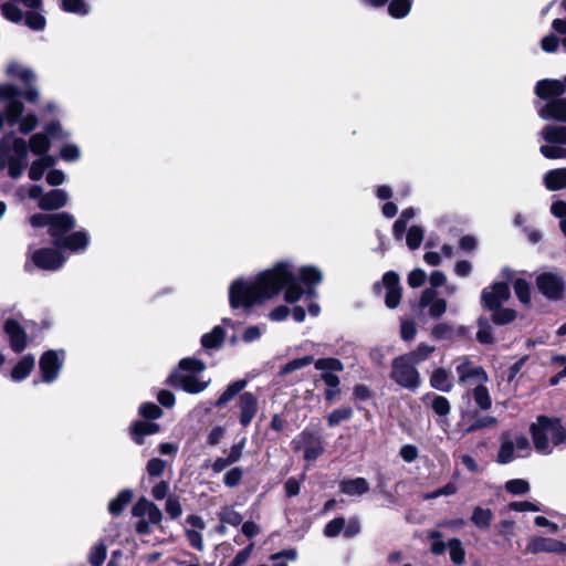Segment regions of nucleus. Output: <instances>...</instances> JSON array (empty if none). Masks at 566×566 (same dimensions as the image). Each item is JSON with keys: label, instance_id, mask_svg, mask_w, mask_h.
<instances>
[{"label": "nucleus", "instance_id": "nucleus-36", "mask_svg": "<svg viewBox=\"0 0 566 566\" xmlns=\"http://www.w3.org/2000/svg\"><path fill=\"white\" fill-rule=\"evenodd\" d=\"M226 337V332L221 326H214L211 332L202 335L201 344L206 349L219 348Z\"/></svg>", "mask_w": 566, "mask_h": 566}, {"label": "nucleus", "instance_id": "nucleus-38", "mask_svg": "<svg viewBox=\"0 0 566 566\" xmlns=\"http://www.w3.org/2000/svg\"><path fill=\"white\" fill-rule=\"evenodd\" d=\"M245 386H247V380H243V379L231 382L227 387V389L223 391V394L219 397V399L216 402V406L217 407L224 406L230 400H232L235 395H238L241 390H243Z\"/></svg>", "mask_w": 566, "mask_h": 566}, {"label": "nucleus", "instance_id": "nucleus-6", "mask_svg": "<svg viewBox=\"0 0 566 566\" xmlns=\"http://www.w3.org/2000/svg\"><path fill=\"white\" fill-rule=\"evenodd\" d=\"M30 223L34 228L49 227V233L56 248L67 235L69 231L74 229L75 219L67 212L59 213H35L30 218Z\"/></svg>", "mask_w": 566, "mask_h": 566}, {"label": "nucleus", "instance_id": "nucleus-51", "mask_svg": "<svg viewBox=\"0 0 566 566\" xmlns=\"http://www.w3.org/2000/svg\"><path fill=\"white\" fill-rule=\"evenodd\" d=\"M496 423V419L491 416H483L475 419L471 424L463 429V433L468 434L478 430L492 427Z\"/></svg>", "mask_w": 566, "mask_h": 566}, {"label": "nucleus", "instance_id": "nucleus-46", "mask_svg": "<svg viewBox=\"0 0 566 566\" xmlns=\"http://www.w3.org/2000/svg\"><path fill=\"white\" fill-rule=\"evenodd\" d=\"M353 416V409L348 407H342L335 409L327 416V423L329 427H336L340 422L349 420Z\"/></svg>", "mask_w": 566, "mask_h": 566}, {"label": "nucleus", "instance_id": "nucleus-61", "mask_svg": "<svg viewBox=\"0 0 566 566\" xmlns=\"http://www.w3.org/2000/svg\"><path fill=\"white\" fill-rule=\"evenodd\" d=\"M243 478V470L239 467L232 468L223 476V483L229 488H234L240 484Z\"/></svg>", "mask_w": 566, "mask_h": 566}, {"label": "nucleus", "instance_id": "nucleus-49", "mask_svg": "<svg viewBox=\"0 0 566 566\" xmlns=\"http://www.w3.org/2000/svg\"><path fill=\"white\" fill-rule=\"evenodd\" d=\"M313 361H314L313 356H304V357H301V358H295L293 360H290L287 364H285L281 368L280 374L281 375H286V374L293 373L295 370H298V369H302V368L308 366Z\"/></svg>", "mask_w": 566, "mask_h": 566}, {"label": "nucleus", "instance_id": "nucleus-4", "mask_svg": "<svg viewBox=\"0 0 566 566\" xmlns=\"http://www.w3.org/2000/svg\"><path fill=\"white\" fill-rule=\"evenodd\" d=\"M530 431L536 451L541 454H551L555 446L562 443L566 431L558 419L539 416L536 422L532 423Z\"/></svg>", "mask_w": 566, "mask_h": 566}, {"label": "nucleus", "instance_id": "nucleus-28", "mask_svg": "<svg viewBox=\"0 0 566 566\" xmlns=\"http://www.w3.org/2000/svg\"><path fill=\"white\" fill-rule=\"evenodd\" d=\"M28 143V149L35 156H51L49 150L51 148V140L49 136L44 133L33 134Z\"/></svg>", "mask_w": 566, "mask_h": 566}, {"label": "nucleus", "instance_id": "nucleus-40", "mask_svg": "<svg viewBox=\"0 0 566 566\" xmlns=\"http://www.w3.org/2000/svg\"><path fill=\"white\" fill-rule=\"evenodd\" d=\"M314 366L322 373H337L344 370V364L337 358H319L314 361Z\"/></svg>", "mask_w": 566, "mask_h": 566}, {"label": "nucleus", "instance_id": "nucleus-13", "mask_svg": "<svg viewBox=\"0 0 566 566\" xmlns=\"http://www.w3.org/2000/svg\"><path fill=\"white\" fill-rule=\"evenodd\" d=\"M459 382L465 386H474L476 382H486L488 375L480 366H474L468 358H463L457 366Z\"/></svg>", "mask_w": 566, "mask_h": 566}, {"label": "nucleus", "instance_id": "nucleus-44", "mask_svg": "<svg viewBox=\"0 0 566 566\" xmlns=\"http://www.w3.org/2000/svg\"><path fill=\"white\" fill-rule=\"evenodd\" d=\"M434 352V347L428 344H420L415 350L409 354H405V356L409 357V360L415 365L420 364L426 360L430 354Z\"/></svg>", "mask_w": 566, "mask_h": 566}, {"label": "nucleus", "instance_id": "nucleus-48", "mask_svg": "<svg viewBox=\"0 0 566 566\" xmlns=\"http://www.w3.org/2000/svg\"><path fill=\"white\" fill-rule=\"evenodd\" d=\"M62 8L66 12L78 15H86L90 12L88 6L83 0H62Z\"/></svg>", "mask_w": 566, "mask_h": 566}, {"label": "nucleus", "instance_id": "nucleus-56", "mask_svg": "<svg viewBox=\"0 0 566 566\" xmlns=\"http://www.w3.org/2000/svg\"><path fill=\"white\" fill-rule=\"evenodd\" d=\"M476 339L481 344L493 343L492 327L485 319H479V331L476 333Z\"/></svg>", "mask_w": 566, "mask_h": 566}, {"label": "nucleus", "instance_id": "nucleus-34", "mask_svg": "<svg viewBox=\"0 0 566 566\" xmlns=\"http://www.w3.org/2000/svg\"><path fill=\"white\" fill-rule=\"evenodd\" d=\"M423 401L424 402H429V405L431 406V408L434 411V413L440 416V417H446L451 411L450 402L443 396H439V395H436V394H427L423 397Z\"/></svg>", "mask_w": 566, "mask_h": 566}, {"label": "nucleus", "instance_id": "nucleus-53", "mask_svg": "<svg viewBox=\"0 0 566 566\" xmlns=\"http://www.w3.org/2000/svg\"><path fill=\"white\" fill-rule=\"evenodd\" d=\"M493 312L492 319L495 324L503 325L511 323L516 317L515 311L511 308H501L491 310Z\"/></svg>", "mask_w": 566, "mask_h": 566}, {"label": "nucleus", "instance_id": "nucleus-45", "mask_svg": "<svg viewBox=\"0 0 566 566\" xmlns=\"http://www.w3.org/2000/svg\"><path fill=\"white\" fill-rule=\"evenodd\" d=\"M168 465H170V462L168 460L151 458L148 460L146 464V470L150 478H159L164 474L165 469Z\"/></svg>", "mask_w": 566, "mask_h": 566}, {"label": "nucleus", "instance_id": "nucleus-7", "mask_svg": "<svg viewBox=\"0 0 566 566\" xmlns=\"http://www.w3.org/2000/svg\"><path fill=\"white\" fill-rule=\"evenodd\" d=\"M390 378L397 385L409 390H417L421 384L420 374L409 357L401 355L391 363Z\"/></svg>", "mask_w": 566, "mask_h": 566}, {"label": "nucleus", "instance_id": "nucleus-52", "mask_svg": "<svg viewBox=\"0 0 566 566\" xmlns=\"http://www.w3.org/2000/svg\"><path fill=\"white\" fill-rule=\"evenodd\" d=\"M423 240V230L419 226H412L407 233L406 242L409 249L416 250Z\"/></svg>", "mask_w": 566, "mask_h": 566}, {"label": "nucleus", "instance_id": "nucleus-23", "mask_svg": "<svg viewBox=\"0 0 566 566\" xmlns=\"http://www.w3.org/2000/svg\"><path fill=\"white\" fill-rule=\"evenodd\" d=\"M88 242L90 237L87 231L81 230L67 234L56 248L61 251L70 250L72 252H81L87 248Z\"/></svg>", "mask_w": 566, "mask_h": 566}, {"label": "nucleus", "instance_id": "nucleus-31", "mask_svg": "<svg viewBox=\"0 0 566 566\" xmlns=\"http://www.w3.org/2000/svg\"><path fill=\"white\" fill-rule=\"evenodd\" d=\"M134 492L130 489L122 490L114 499L108 503V513L113 516L120 515L126 506L132 502Z\"/></svg>", "mask_w": 566, "mask_h": 566}, {"label": "nucleus", "instance_id": "nucleus-12", "mask_svg": "<svg viewBox=\"0 0 566 566\" xmlns=\"http://www.w3.org/2000/svg\"><path fill=\"white\" fill-rule=\"evenodd\" d=\"M536 285L539 292L549 300H559L565 290L563 277L553 272L539 274L536 279Z\"/></svg>", "mask_w": 566, "mask_h": 566}, {"label": "nucleus", "instance_id": "nucleus-63", "mask_svg": "<svg viewBox=\"0 0 566 566\" xmlns=\"http://www.w3.org/2000/svg\"><path fill=\"white\" fill-rule=\"evenodd\" d=\"M453 334V327L448 323H440L436 325L431 331V336L434 339H448Z\"/></svg>", "mask_w": 566, "mask_h": 566}, {"label": "nucleus", "instance_id": "nucleus-54", "mask_svg": "<svg viewBox=\"0 0 566 566\" xmlns=\"http://www.w3.org/2000/svg\"><path fill=\"white\" fill-rule=\"evenodd\" d=\"M428 537L431 539L430 551L434 555H441L446 552L447 545L442 541V534L439 531H430Z\"/></svg>", "mask_w": 566, "mask_h": 566}, {"label": "nucleus", "instance_id": "nucleus-55", "mask_svg": "<svg viewBox=\"0 0 566 566\" xmlns=\"http://www.w3.org/2000/svg\"><path fill=\"white\" fill-rule=\"evenodd\" d=\"M505 490L512 494H525L530 491V484L523 479H513L505 483Z\"/></svg>", "mask_w": 566, "mask_h": 566}, {"label": "nucleus", "instance_id": "nucleus-29", "mask_svg": "<svg viewBox=\"0 0 566 566\" xmlns=\"http://www.w3.org/2000/svg\"><path fill=\"white\" fill-rule=\"evenodd\" d=\"M339 489L349 496H360L369 491V483L364 478L347 479L339 483Z\"/></svg>", "mask_w": 566, "mask_h": 566}, {"label": "nucleus", "instance_id": "nucleus-10", "mask_svg": "<svg viewBox=\"0 0 566 566\" xmlns=\"http://www.w3.org/2000/svg\"><path fill=\"white\" fill-rule=\"evenodd\" d=\"M65 359L64 350H48L39 361L42 381L51 384L57 379Z\"/></svg>", "mask_w": 566, "mask_h": 566}, {"label": "nucleus", "instance_id": "nucleus-9", "mask_svg": "<svg viewBox=\"0 0 566 566\" xmlns=\"http://www.w3.org/2000/svg\"><path fill=\"white\" fill-rule=\"evenodd\" d=\"M295 451H302L303 458L307 462L315 461L324 452L322 438L313 431H302L293 441Z\"/></svg>", "mask_w": 566, "mask_h": 566}, {"label": "nucleus", "instance_id": "nucleus-3", "mask_svg": "<svg viewBox=\"0 0 566 566\" xmlns=\"http://www.w3.org/2000/svg\"><path fill=\"white\" fill-rule=\"evenodd\" d=\"M29 164L28 143L13 132L0 138V170H7L9 177L19 179Z\"/></svg>", "mask_w": 566, "mask_h": 566}, {"label": "nucleus", "instance_id": "nucleus-25", "mask_svg": "<svg viewBox=\"0 0 566 566\" xmlns=\"http://www.w3.org/2000/svg\"><path fill=\"white\" fill-rule=\"evenodd\" d=\"M300 281L307 287L308 295L314 294L313 287L323 280L321 270L313 265H306L298 269Z\"/></svg>", "mask_w": 566, "mask_h": 566}, {"label": "nucleus", "instance_id": "nucleus-27", "mask_svg": "<svg viewBox=\"0 0 566 566\" xmlns=\"http://www.w3.org/2000/svg\"><path fill=\"white\" fill-rule=\"evenodd\" d=\"M34 366L35 358L33 355L29 354L23 356L12 368L10 375L11 379L15 382L27 379L34 369Z\"/></svg>", "mask_w": 566, "mask_h": 566}, {"label": "nucleus", "instance_id": "nucleus-15", "mask_svg": "<svg viewBox=\"0 0 566 566\" xmlns=\"http://www.w3.org/2000/svg\"><path fill=\"white\" fill-rule=\"evenodd\" d=\"M419 305L422 308L428 307V314L433 318H439L447 311V302L438 297V293L433 289H426L421 293Z\"/></svg>", "mask_w": 566, "mask_h": 566}, {"label": "nucleus", "instance_id": "nucleus-24", "mask_svg": "<svg viewBox=\"0 0 566 566\" xmlns=\"http://www.w3.org/2000/svg\"><path fill=\"white\" fill-rule=\"evenodd\" d=\"M539 136L548 145H566V126L556 124L545 125L539 132Z\"/></svg>", "mask_w": 566, "mask_h": 566}, {"label": "nucleus", "instance_id": "nucleus-42", "mask_svg": "<svg viewBox=\"0 0 566 566\" xmlns=\"http://www.w3.org/2000/svg\"><path fill=\"white\" fill-rule=\"evenodd\" d=\"M450 559L455 565H463L465 563V551L459 538H451L448 543Z\"/></svg>", "mask_w": 566, "mask_h": 566}, {"label": "nucleus", "instance_id": "nucleus-5", "mask_svg": "<svg viewBox=\"0 0 566 566\" xmlns=\"http://www.w3.org/2000/svg\"><path fill=\"white\" fill-rule=\"evenodd\" d=\"M206 369L205 363L193 358H184L179 363V369L169 377V384L189 394L203 391L209 381L201 380L198 374Z\"/></svg>", "mask_w": 566, "mask_h": 566}, {"label": "nucleus", "instance_id": "nucleus-41", "mask_svg": "<svg viewBox=\"0 0 566 566\" xmlns=\"http://www.w3.org/2000/svg\"><path fill=\"white\" fill-rule=\"evenodd\" d=\"M39 10L40 9H33V11L27 12L23 18L25 25L33 31H42L46 25V20Z\"/></svg>", "mask_w": 566, "mask_h": 566}, {"label": "nucleus", "instance_id": "nucleus-20", "mask_svg": "<svg viewBox=\"0 0 566 566\" xmlns=\"http://www.w3.org/2000/svg\"><path fill=\"white\" fill-rule=\"evenodd\" d=\"M240 409V423L248 427L258 412V398L252 392H243L238 402Z\"/></svg>", "mask_w": 566, "mask_h": 566}, {"label": "nucleus", "instance_id": "nucleus-58", "mask_svg": "<svg viewBox=\"0 0 566 566\" xmlns=\"http://www.w3.org/2000/svg\"><path fill=\"white\" fill-rule=\"evenodd\" d=\"M539 151L548 159L566 158V148L559 146L542 145Z\"/></svg>", "mask_w": 566, "mask_h": 566}, {"label": "nucleus", "instance_id": "nucleus-14", "mask_svg": "<svg viewBox=\"0 0 566 566\" xmlns=\"http://www.w3.org/2000/svg\"><path fill=\"white\" fill-rule=\"evenodd\" d=\"M511 296V292L509 285L506 283L500 282L493 284L490 289H484L482 291V303L489 310H496L504 302H506Z\"/></svg>", "mask_w": 566, "mask_h": 566}, {"label": "nucleus", "instance_id": "nucleus-30", "mask_svg": "<svg viewBox=\"0 0 566 566\" xmlns=\"http://www.w3.org/2000/svg\"><path fill=\"white\" fill-rule=\"evenodd\" d=\"M56 164L54 156H40L32 161L29 168V178L33 181L40 180L45 170L52 168Z\"/></svg>", "mask_w": 566, "mask_h": 566}, {"label": "nucleus", "instance_id": "nucleus-32", "mask_svg": "<svg viewBox=\"0 0 566 566\" xmlns=\"http://www.w3.org/2000/svg\"><path fill=\"white\" fill-rule=\"evenodd\" d=\"M544 185L551 191L564 189L566 187V168L547 171L544 176Z\"/></svg>", "mask_w": 566, "mask_h": 566}, {"label": "nucleus", "instance_id": "nucleus-59", "mask_svg": "<svg viewBox=\"0 0 566 566\" xmlns=\"http://www.w3.org/2000/svg\"><path fill=\"white\" fill-rule=\"evenodd\" d=\"M346 521L344 517H336L327 523L324 528V535L327 537L337 536L345 527Z\"/></svg>", "mask_w": 566, "mask_h": 566}, {"label": "nucleus", "instance_id": "nucleus-17", "mask_svg": "<svg viewBox=\"0 0 566 566\" xmlns=\"http://www.w3.org/2000/svg\"><path fill=\"white\" fill-rule=\"evenodd\" d=\"M553 98L538 109V116L545 120L566 123V98Z\"/></svg>", "mask_w": 566, "mask_h": 566}, {"label": "nucleus", "instance_id": "nucleus-62", "mask_svg": "<svg viewBox=\"0 0 566 566\" xmlns=\"http://www.w3.org/2000/svg\"><path fill=\"white\" fill-rule=\"evenodd\" d=\"M201 531L202 530L185 528L186 537L190 545L200 552L205 548Z\"/></svg>", "mask_w": 566, "mask_h": 566}, {"label": "nucleus", "instance_id": "nucleus-22", "mask_svg": "<svg viewBox=\"0 0 566 566\" xmlns=\"http://www.w3.org/2000/svg\"><path fill=\"white\" fill-rule=\"evenodd\" d=\"M528 551L532 553H566V544L562 541L547 538V537H534L528 544Z\"/></svg>", "mask_w": 566, "mask_h": 566}, {"label": "nucleus", "instance_id": "nucleus-47", "mask_svg": "<svg viewBox=\"0 0 566 566\" xmlns=\"http://www.w3.org/2000/svg\"><path fill=\"white\" fill-rule=\"evenodd\" d=\"M50 138L52 139H59V140H66L70 138L71 134L66 130H64L59 122H50L44 126L43 130Z\"/></svg>", "mask_w": 566, "mask_h": 566}, {"label": "nucleus", "instance_id": "nucleus-26", "mask_svg": "<svg viewBox=\"0 0 566 566\" xmlns=\"http://www.w3.org/2000/svg\"><path fill=\"white\" fill-rule=\"evenodd\" d=\"M69 196L65 190L55 189L45 193L39 202V207L42 210H55L64 207L67 203Z\"/></svg>", "mask_w": 566, "mask_h": 566}, {"label": "nucleus", "instance_id": "nucleus-37", "mask_svg": "<svg viewBox=\"0 0 566 566\" xmlns=\"http://www.w3.org/2000/svg\"><path fill=\"white\" fill-rule=\"evenodd\" d=\"M493 520V513L490 509L475 506L472 512L471 521L479 528H488Z\"/></svg>", "mask_w": 566, "mask_h": 566}, {"label": "nucleus", "instance_id": "nucleus-16", "mask_svg": "<svg viewBox=\"0 0 566 566\" xmlns=\"http://www.w3.org/2000/svg\"><path fill=\"white\" fill-rule=\"evenodd\" d=\"M14 3H21L29 9H42V0H8L1 6V12L7 20L13 23H20L24 18L22 10Z\"/></svg>", "mask_w": 566, "mask_h": 566}, {"label": "nucleus", "instance_id": "nucleus-60", "mask_svg": "<svg viewBox=\"0 0 566 566\" xmlns=\"http://www.w3.org/2000/svg\"><path fill=\"white\" fill-rule=\"evenodd\" d=\"M60 155L63 160L73 163L80 159L81 150L74 144H66L61 148Z\"/></svg>", "mask_w": 566, "mask_h": 566}, {"label": "nucleus", "instance_id": "nucleus-50", "mask_svg": "<svg viewBox=\"0 0 566 566\" xmlns=\"http://www.w3.org/2000/svg\"><path fill=\"white\" fill-rule=\"evenodd\" d=\"M514 292L523 304L531 302L530 284L524 279H516L513 283Z\"/></svg>", "mask_w": 566, "mask_h": 566}, {"label": "nucleus", "instance_id": "nucleus-18", "mask_svg": "<svg viewBox=\"0 0 566 566\" xmlns=\"http://www.w3.org/2000/svg\"><path fill=\"white\" fill-rule=\"evenodd\" d=\"M4 331L9 336L10 346L13 352L21 353L27 348V333L15 319H7L4 323Z\"/></svg>", "mask_w": 566, "mask_h": 566}, {"label": "nucleus", "instance_id": "nucleus-11", "mask_svg": "<svg viewBox=\"0 0 566 566\" xmlns=\"http://www.w3.org/2000/svg\"><path fill=\"white\" fill-rule=\"evenodd\" d=\"M30 260L34 266L44 271H57L65 263V258L57 248L36 249L30 253Z\"/></svg>", "mask_w": 566, "mask_h": 566}, {"label": "nucleus", "instance_id": "nucleus-1", "mask_svg": "<svg viewBox=\"0 0 566 566\" xmlns=\"http://www.w3.org/2000/svg\"><path fill=\"white\" fill-rule=\"evenodd\" d=\"M283 286H286V302L294 303L302 297L303 290L289 261L275 263L252 280H234L229 289L230 305L232 308H250L277 295Z\"/></svg>", "mask_w": 566, "mask_h": 566}, {"label": "nucleus", "instance_id": "nucleus-43", "mask_svg": "<svg viewBox=\"0 0 566 566\" xmlns=\"http://www.w3.org/2000/svg\"><path fill=\"white\" fill-rule=\"evenodd\" d=\"M411 9V0H391L388 6L389 14L395 19L408 15Z\"/></svg>", "mask_w": 566, "mask_h": 566}, {"label": "nucleus", "instance_id": "nucleus-35", "mask_svg": "<svg viewBox=\"0 0 566 566\" xmlns=\"http://www.w3.org/2000/svg\"><path fill=\"white\" fill-rule=\"evenodd\" d=\"M484 384L485 382H476L470 395L480 409L488 410L492 406V399Z\"/></svg>", "mask_w": 566, "mask_h": 566}, {"label": "nucleus", "instance_id": "nucleus-19", "mask_svg": "<svg viewBox=\"0 0 566 566\" xmlns=\"http://www.w3.org/2000/svg\"><path fill=\"white\" fill-rule=\"evenodd\" d=\"M382 284L386 289L385 303L388 307L395 308L400 303L401 287L399 276L396 272H387L382 277Z\"/></svg>", "mask_w": 566, "mask_h": 566}, {"label": "nucleus", "instance_id": "nucleus-39", "mask_svg": "<svg viewBox=\"0 0 566 566\" xmlns=\"http://www.w3.org/2000/svg\"><path fill=\"white\" fill-rule=\"evenodd\" d=\"M107 555V547L103 541L95 543L90 553L88 562L92 566H102Z\"/></svg>", "mask_w": 566, "mask_h": 566}, {"label": "nucleus", "instance_id": "nucleus-2", "mask_svg": "<svg viewBox=\"0 0 566 566\" xmlns=\"http://www.w3.org/2000/svg\"><path fill=\"white\" fill-rule=\"evenodd\" d=\"M22 97L35 103L39 99V91L31 84L27 85L24 92L13 84H0V101L6 103L4 108L0 109V132L4 125L17 127L22 135H28L36 128L38 115L34 112H25Z\"/></svg>", "mask_w": 566, "mask_h": 566}, {"label": "nucleus", "instance_id": "nucleus-33", "mask_svg": "<svg viewBox=\"0 0 566 566\" xmlns=\"http://www.w3.org/2000/svg\"><path fill=\"white\" fill-rule=\"evenodd\" d=\"M430 386L437 390L449 392L452 389L450 373L443 368H437L430 376Z\"/></svg>", "mask_w": 566, "mask_h": 566}, {"label": "nucleus", "instance_id": "nucleus-8", "mask_svg": "<svg viewBox=\"0 0 566 566\" xmlns=\"http://www.w3.org/2000/svg\"><path fill=\"white\" fill-rule=\"evenodd\" d=\"M528 439L523 434L504 433L497 453V461L502 464L512 462L516 458L530 454Z\"/></svg>", "mask_w": 566, "mask_h": 566}, {"label": "nucleus", "instance_id": "nucleus-64", "mask_svg": "<svg viewBox=\"0 0 566 566\" xmlns=\"http://www.w3.org/2000/svg\"><path fill=\"white\" fill-rule=\"evenodd\" d=\"M253 547L254 544L251 543L248 547L240 551L228 566H243L250 558Z\"/></svg>", "mask_w": 566, "mask_h": 566}, {"label": "nucleus", "instance_id": "nucleus-21", "mask_svg": "<svg viewBox=\"0 0 566 566\" xmlns=\"http://www.w3.org/2000/svg\"><path fill=\"white\" fill-rule=\"evenodd\" d=\"M566 92V75L563 80H541L535 86V93L539 98L562 96Z\"/></svg>", "mask_w": 566, "mask_h": 566}, {"label": "nucleus", "instance_id": "nucleus-57", "mask_svg": "<svg viewBox=\"0 0 566 566\" xmlns=\"http://www.w3.org/2000/svg\"><path fill=\"white\" fill-rule=\"evenodd\" d=\"M144 516H146L151 524H158L163 518V513L154 503L144 499Z\"/></svg>", "mask_w": 566, "mask_h": 566}]
</instances>
